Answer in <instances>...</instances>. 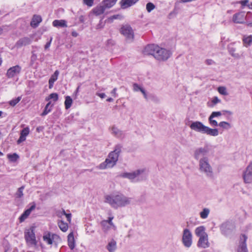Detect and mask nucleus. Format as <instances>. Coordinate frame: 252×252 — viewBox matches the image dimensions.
<instances>
[{"label": "nucleus", "instance_id": "17", "mask_svg": "<svg viewBox=\"0 0 252 252\" xmlns=\"http://www.w3.org/2000/svg\"><path fill=\"white\" fill-rule=\"evenodd\" d=\"M21 67L18 65H15L9 68L6 73L8 78H12L20 73Z\"/></svg>", "mask_w": 252, "mask_h": 252}, {"label": "nucleus", "instance_id": "43", "mask_svg": "<svg viewBox=\"0 0 252 252\" xmlns=\"http://www.w3.org/2000/svg\"><path fill=\"white\" fill-rule=\"evenodd\" d=\"M7 157L9 160L12 162L16 161L19 158L18 155L16 153H14L13 154H8Z\"/></svg>", "mask_w": 252, "mask_h": 252}, {"label": "nucleus", "instance_id": "2", "mask_svg": "<svg viewBox=\"0 0 252 252\" xmlns=\"http://www.w3.org/2000/svg\"><path fill=\"white\" fill-rule=\"evenodd\" d=\"M145 55H153L154 58L159 61H165L171 56L172 52L166 49L161 48L156 44H149L144 50Z\"/></svg>", "mask_w": 252, "mask_h": 252}, {"label": "nucleus", "instance_id": "14", "mask_svg": "<svg viewBox=\"0 0 252 252\" xmlns=\"http://www.w3.org/2000/svg\"><path fill=\"white\" fill-rule=\"evenodd\" d=\"M121 149L122 146L120 145H117L115 147L114 151L109 154L108 157L117 163Z\"/></svg>", "mask_w": 252, "mask_h": 252}, {"label": "nucleus", "instance_id": "1", "mask_svg": "<svg viewBox=\"0 0 252 252\" xmlns=\"http://www.w3.org/2000/svg\"><path fill=\"white\" fill-rule=\"evenodd\" d=\"M131 198L120 192H113L104 196V202L115 209L127 206L131 203Z\"/></svg>", "mask_w": 252, "mask_h": 252}, {"label": "nucleus", "instance_id": "47", "mask_svg": "<svg viewBox=\"0 0 252 252\" xmlns=\"http://www.w3.org/2000/svg\"><path fill=\"white\" fill-rule=\"evenodd\" d=\"M24 189V187L22 186L19 188L16 193V196L18 198H21L23 196V190Z\"/></svg>", "mask_w": 252, "mask_h": 252}, {"label": "nucleus", "instance_id": "61", "mask_svg": "<svg viewBox=\"0 0 252 252\" xmlns=\"http://www.w3.org/2000/svg\"><path fill=\"white\" fill-rule=\"evenodd\" d=\"M214 63V61L212 60H207L206 61V64L208 65L212 64Z\"/></svg>", "mask_w": 252, "mask_h": 252}, {"label": "nucleus", "instance_id": "60", "mask_svg": "<svg viewBox=\"0 0 252 252\" xmlns=\"http://www.w3.org/2000/svg\"><path fill=\"white\" fill-rule=\"evenodd\" d=\"M79 20L81 23H84L85 21V18L84 16L81 15L79 17Z\"/></svg>", "mask_w": 252, "mask_h": 252}, {"label": "nucleus", "instance_id": "8", "mask_svg": "<svg viewBox=\"0 0 252 252\" xmlns=\"http://www.w3.org/2000/svg\"><path fill=\"white\" fill-rule=\"evenodd\" d=\"M24 236L28 245L35 246L37 244V241L33 228L26 230L25 232Z\"/></svg>", "mask_w": 252, "mask_h": 252}, {"label": "nucleus", "instance_id": "62", "mask_svg": "<svg viewBox=\"0 0 252 252\" xmlns=\"http://www.w3.org/2000/svg\"><path fill=\"white\" fill-rule=\"evenodd\" d=\"M71 35L73 37H77L78 35V33L75 31H73L71 32Z\"/></svg>", "mask_w": 252, "mask_h": 252}, {"label": "nucleus", "instance_id": "3", "mask_svg": "<svg viewBox=\"0 0 252 252\" xmlns=\"http://www.w3.org/2000/svg\"><path fill=\"white\" fill-rule=\"evenodd\" d=\"M189 127L195 132L211 136L216 137L219 134V130L217 128H210L199 121L192 122L189 125Z\"/></svg>", "mask_w": 252, "mask_h": 252}, {"label": "nucleus", "instance_id": "54", "mask_svg": "<svg viewBox=\"0 0 252 252\" xmlns=\"http://www.w3.org/2000/svg\"><path fill=\"white\" fill-rule=\"evenodd\" d=\"M120 17V15H113L110 17H109L108 18V20L109 21H110L111 22L113 21V20L114 19H118L119 17Z\"/></svg>", "mask_w": 252, "mask_h": 252}, {"label": "nucleus", "instance_id": "24", "mask_svg": "<svg viewBox=\"0 0 252 252\" xmlns=\"http://www.w3.org/2000/svg\"><path fill=\"white\" fill-rule=\"evenodd\" d=\"M32 42V39L28 37H25L20 39L16 44V46L19 48L23 46L29 45Z\"/></svg>", "mask_w": 252, "mask_h": 252}, {"label": "nucleus", "instance_id": "57", "mask_svg": "<svg viewBox=\"0 0 252 252\" xmlns=\"http://www.w3.org/2000/svg\"><path fill=\"white\" fill-rule=\"evenodd\" d=\"M140 91L142 93L145 98L147 99V95L145 90L142 88Z\"/></svg>", "mask_w": 252, "mask_h": 252}, {"label": "nucleus", "instance_id": "63", "mask_svg": "<svg viewBox=\"0 0 252 252\" xmlns=\"http://www.w3.org/2000/svg\"><path fill=\"white\" fill-rule=\"evenodd\" d=\"M223 112H225L226 113H227V114H228L229 115H231L232 114V112L230 111L224 110V111H223Z\"/></svg>", "mask_w": 252, "mask_h": 252}, {"label": "nucleus", "instance_id": "32", "mask_svg": "<svg viewBox=\"0 0 252 252\" xmlns=\"http://www.w3.org/2000/svg\"><path fill=\"white\" fill-rule=\"evenodd\" d=\"M106 8L103 4L99 5L94 8L93 12L96 15H99L104 12Z\"/></svg>", "mask_w": 252, "mask_h": 252}, {"label": "nucleus", "instance_id": "56", "mask_svg": "<svg viewBox=\"0 0 252 252\" xmlns=\"http://www.w3.org/2000/svg\"><path fill=\"white\" fill-rule=\"evenodd\" d=\"M65 216L66 217L67 220L69 222H71V214L70 213L66 214L65 215Z\"/></svg>", "mask_w": 252, "mask_h": 252}, {"label": "nucleus", "instance_id": "34", "mask_svg": "<svg viewBox=\"0 0 252 252\" xmlns=\"http://www.w3.org/2000/svg\"><path fill=\"white\" fill-rule=\"evenodd\" d=\"M101 225L102 227V230L105 233H108L111 229H112V227L109 224H106V221H101Z\"/></svg>", "mask_w": 252, "mask_h": 252}, {"label": "nucleus", "instance_id": "44", "mask_svg": "<svg viewBox=\"0 0 252 252\" xmlns=\"http://www.w3.org/2000/svg\"><path fill=\"white\" fill-rule=\"evenodd\" d=\"M218 91L220 94L223 95H227L228 94L226 87L223 86L218 87Z\"/></svg>", "mask_w": 252, "mask_h": 252}, {"label": "nucleus", "instance_id": "48", "mask_svg": "<svg viewBox=\"0 0 252 252\" xmlns=\"http://www.w3.org/2000/svg\"><path fill=\"white\" fill-rule=\"evenodd\" d=\"M21 97L19 96L15 99H13L9 101V104L12 106L16 105L21 100Z\"/></svg>", "mask_w": 252, "mask_h": 252}, {"label": "nucleus", "instance_id": "51", "mask_svg": "<svg viewBox=\"0 0 252 252\" xmlns=\"http://www.w3.org/2000/svg\"><path fill=\"white\" fill-rule=\"evenodd\" d=\"M141 88H142L136 83H134L133 85V90L134 92L140 91Z\"/></svg>", "mask_w": 252, "mask_h": 252}, {"label": "nucleus", "instance_id": "4", "mask_svg": "<svg viewBox=\"0 0 252 252\" xmlns=\"http://www.w3.org/2000/svg\"><path fill=\"white\" fill-rule=\"evenodd\" d=\"M120 177L127 178L131 182H136L145 180L147 177V172L145 168L135 170L132 172H124Z\"/></svg>", "mask_w": 252, "mask_h": 252}, {"label": "nucleus", "instance_id": "41", "mask_svg": "<svg viewBox=\"0 0 252 252\" xmlns=\"http://www.w3.org/2000/svg\"><path fill=\"white\" fill-rule=\"evenodd\" d=\"M114 219V217L111 216L108 217V219L107 220H103L102 221H106V224H109L111 225V226L112 227V229L114 231H115L117 229V227L115 226V225L114 224V223L112 222V220Z\"/></svg>", "mask_w": 252, "mask_h": 252}, {"label": "nucleus", "instance_id": "35", "mask_svg": "<svg viewBox=\"0 0 252 252\" xmlns=\"http://www.w3.org/2000/svg\"><path fill=\"white\" fill-rule=\"evenodd\" d=\"M58 226L60 229L63 232H66L68 228V226L67 223L64 222L62 220L58 222Z\"/></svg>", "mask_w": 252, "mask_h": 252}, {"label": "nucleus", "instance_id": "21", "mask_svg": "<svg viewBox=\"0 0 252 252\" xmlns=\"http://www.w3.org/2000/svg\"><path fill=\"white\" fill-rule=\"evenodd\" d=\"M30 133V128L28 127H26L23 128L21 132L20 136L18 140H17V144H19L25 141L26 139V137L29 135Z\"/></svg>", "mask_w": 252, "mask_h": 252}, {"label": "nucleus", "instance_id": "46", "mask_svg": "<svg viewBox=\"0 0 252 252\" xmlns=\"http://www.w3.org/2000/svg\"><path fill=\"white\" fill-rule=\"evenodd\" d=\"M247 25L248 27H252V13L248 12L247 14Z\"/></svg>", "mask_w": 252, "mask_h": 252}, {"label": "nucleus", "instance_id": "11", "mask_svg": "<svg viewBox=\"0 0 252 252\" xmlns=\"http://www.w3.org/2000/svg\"><path fill=\"white\" fill-rule=\"evenodd\" d=\"M120 32L126 37L128 41H131L134 38V32L129 25L123 26L120 30Z\"/></svg>", "mask_w": 252, "mask_h": 252}, {"label": "nucleus", "instance_id": "38", "mask_svg": "<svg viewBox=\"0 0 252 252\" xmlns=\"http://www.w3.org/2000/svg\"><path fill=\"white\" fill-rule=\"evenodd\" d=\"M210 213V210L208 208H205L200 212V218L202 219H205L208 218Z\"/></svg>", "mask_w": 252, "mask_h": 252}, {"label": "nucleus", "instance_id": "37", "mask_svg": "<svg viewBox=\"0 0 252 252\" xmlns=\"http://www.w3.org/2000/svg\"><path fill=\"white\" fill-rule=\"evenodd\" d=\"M52 106H51V102H49L45 106L44 111L41 114L42 116H44L47 115L51 111Z\"/></svg>", "mask_w": 252, "mask_h": 252}, {"label": "nucleus", "instance_id": "6", "mask_svg": "<svg viewBox=\"0 0 252 252\" xmlns=\"http://www.w3.org/2000/svg\"><path fill=\"white\" fill-rule=\"evenodd\" d=\"M42 238L43 240L47 245H53L55 248H57L59 244L62 241L59 235L49 231L44 232Z\"/></svg>", "mask_w": 252, "mask_h": 252}, {"label": "nucleus", "instance_id": "9", "mask_svg": "<svg viewBox=\"0 0 252 252\" xmlns=\"http://www.w3.org/2000/svg\"><path fill=\"white\" fill-rule=\"evenodd\" d=\"M210 146L206 145L204 147H199L196 149L194 152L193 157L196 160H199L201 158L205 156L209 152Z\"/></svg>", "mask_w": 252, "mask_h": 252}, {"label": "nucleus", "instance_id": "19", "mask_svg": "<svg viewBox=\"0 0 252 252\" xmlns=\"http://www.w3.org/2000/svg\"><path fill=\"white\" fill-rule=\"evenodd\" d=\"M197 246L200 248L206 249L210 246L208 240V235L199 238L197 243Z\"/></svg>", "mask_w": 252, "mask_h": 252}, {"label": "nucleus", "instance_id": "20", "mask_svg": "<svg viewBox=\"0 0 252 252\" xmlns=\"http://www.w3.org/2000/svg\"><path fill=\"white\" fill-rule=\"evenodd\" d=\"M221 115L222 113L220 111L213 112L208 118V121L210 125L213 126H218V123L217 121L214 120V118L216 117H219L221 116Z\"/></svg>", "mask_w": 252, "mask_h": 252}, {"label": "nucleus", "instance_id": "55", "mask_svg": "<svg viewBox=\"0 0 252 252\" xmlns=\"http://www.w3.org/2000/svg\"><path fill=\"white\" fill-rule=\"evenodd\" d=\"M116 92H117V89L115 88L113 89V90L111 92V94L114 97H116L117 96V94Z\"/></svg>", "mask_w": 252, "mask_h": 252}, {"label": "nucleus", "instance_id": "26", "mask_svg": "<svg viewBox=\"0 0 252 252\" xmlns=\"http://www.w3.org/2000/svg\"><path fill=\"white\" fill-rule=\"evenodd\" d=\"M139 0H122L121 5L122 8H128L136 3Z\"/></svg>", "mask_w": 252, "mask_h": 252}, {"label": "nucleus", "instance_id": "5", "mask_svg": "<svg viewBox=\"0 0 252 252\" xmlns=\"http://www.w3.org/2000/svg\"><path fill=\"white\" fill-rule=\"evenodd\" d=\"M198 169L200 173L207 177H212L213 175V169L207 157L201 158L198 161Z\"/></svg>", "mask_w": 252, "mask_h": 252}, {"label": "nucleus", "instance_id": "16", "mask_svg": "<svg viewBox=\"0 0 252 252\" xmlns=\"http://www.w3.org/2000/svg\"><path fill=\"white\" fill-rule=\"evenodd\" d=\"M246 18H247V16H246L244 12L242 11L234 14L232 21L235 23L243 24Z\"/></svg>", "mask_w": 252, "mask_h": 252}, {"label": "nucleus", "instance_id": "12", "mask_svg": "<svg viewBox=\"0 0 252 252\" xmlns=\"http://www.w3.org/2000/svg\"><path fill=\"white\" fill-rule=\"evenodd\" d=\"M236 43L232 42L230 43L227 46V49L229 54L234 58L236 59H239L243 56V52L238 53L236 52L237 47L236 46Z\"/></svg>", "mask_w": 252, "mask_h": 252}, {"label": "nucleus", "instance_id": "36", "mask_svg": "<svg viewBox=\"0 0 252 252\" xmlns=\"http://www.w3.org/2000/svg\"><path fill=\"white\" fill-rule=\"evenodd\" d=\"M117 0H104L103 4L106 8H110L113 6L116 2Z\"/></svg>", "mask_w": 252, "mask_h": 252}, {"label": "nucleus", "instance_id": "64", "mask_svg": "<svg viewBox=\"0 0 252 252\" xmlns=\"http://www.w3.org/2000/svg\"><path fill=\"white\" fill-rule=\"evenodd\" d=\"M106 100L108 102H112L113 101V99L111 97H109V98H107Z\"/></svg>", "mask_w": 252, "mask_h": 252}, {"label": "nucleus", "instance_id": "33", "mask_svg": "<svg viewBox=\"0 0 252 252\" xmlns=\"http://www.w3.org/2000/svg\"><path fill=\"white\" fill-rule=\"evenodd\" d=\"M243 42L244 46L247 47L252 43V35L249 36L245 35L243 38Z\"/></svg>", "mask_w": 252, "mask_h": 252}, {"label": "nucleus", "instance_id": "31", "mask_svg": "<svg viewBox=\"0 0 252 252\" xmlns=\"http://www.w3.org/2000/svg\"><path fill=\"white\" fill-rule=\"evenodd\" d=\"M53 26L55 27H67L66 22L64 20H55L53 22Z\"/></svg>", "mask_w": 252, "mask_h": 252}, {"label": "nucleus", "instance_id": "50", "mask_svg": "<svg viewBox=\"0 0 252 252\" xmlns=\"http://www.w3.org/2000/svg\"><path fill=\"white\" fill-rule=\"evenodd\" d=\"M94 0H83L84 3L87 6L91 7L93 6Z\"/></svg>", "mask_w": 252, "mask_h": 252}, {"label": "nucleus", "instance_id": "30", "mask_svg": "<svg viewBox=\"0 0 252 252\" xmlns=\"http://www.w3.org/2000/svg\"><path fill=\"white\" fill-rule=\"evenodd\" d=\"M59 74L58 70H56L54 73L51 76L49 80V88L51 89L53 87L54 82L58 79V77Z\"/></svg>", "mask_w": 252, "mask_h": 252}, {"label": "nucleus", "instance_id": "25", "mask_svg": "<svg viewBox=\"0 0 252 252\" xmlns=\"http://www.w3.org/2000/svg\"><path fill=\"white\" fill-rule=\"evenodd\" d=\"M195 234L199 238L207 236V233L205 232V227L204 226H200L196 227L194 230Z\"/></svg>", "mask_w": 252, "mask_h": 252}, {"label": "nucleus", "instance_id": "28", "mask_svg": "<svg viewBox=\"0 0 252 252\" xmlns=\"http://www.w3.org/2000/svg\"><path fill=\"white\" fill-rule=\"evenodd\" d=\"M68 245L71 250L75 248V240L73 232L70 233L67 236Z\"/></svg>", "mask_w": 252, "mask_h": 252}, {"label": "nucleus", "instance_id": "13", "mask_svg": "<svg viewBox=\"0 0 252 252\" xmlns=\"http://www.w3.org/2000/svg\"><path fill=\"white\" fill-rule=\"evenodd\" d=\"M234 228L233 224L230 221H225L222 223L220 226V229L222 234L228 235Z\"/></svg>", "mask_w": 252, "mask_h": 252}, {"label": "nucleus", "instance_id": "15", "mask_svg": "<svg viewBox=\"0 0 252 252\" xmlns=\"http://www.w3.org/2000/svg\"><path fill=\"white\" fill-rule=\"evenodd\" d=\"M116 164V162L109 158H106L105 161L100 163L97 168L100 170H104L107 168H110L114 167Z\"/></svg>", "mask_w": 252, "mask_h": 252}, {"label": "nucleus", "instance_id": "7", "mask_svg": "<svg viewBox=\"0 0 252 252\" xmlns=\"http://www.w3.org/2000/svg\"><path fill=\"white\" fill-rule=\"evenodd\" d=\"M182 243L186 248H189L192 245V234L188 228H185L183 231Z\"/></svg>", "mask_w": 252, "mask_h": 252}, {"label": "nucleus", "instance_id": "29", "mask_svg": "<svg viewBox=\"0 0 252 252\" xmlns=\"http://www.w3.org/2000/svg\"><path fill=\"white\" fill-rule=\"evenodd\" d=\"M42 21V18L39 15H34L32 20L31 22V25L32 27L36 28L37 27L39 24Z\"/></svg>", "mask_w": 252, "mask_h": 252}, {"label": "nucleus", "instance_id": "45", "mask_svg": "<svg viewBox=\"0 0 252 252\" xmlns=\"http://www.w3.org/2000/svg\"><path fill=\"white\" fill-rule=\"evenodd\" d=\"M50 99H53L54 101H56L58 99V94L57 93H52L48 97L45 98V100L49 101Z\"/></svg>", "mask_w": 252, "mask_h": 252}, {"label": "nucleus", "instance_id": "39", "mask_svg": "<svg viewBox=\"0 0 252 252\" xmlns=\"http://www.w3.org/2000/svg\"><path fill=\"white\" fill-rule=\"evenodd\" d=\"M220 102V100L217 96H215L212 99L210 102L208 103V106L210 107H213Z\"/></svg>", "mask_w": 252, "mask_h": 252}, {"label": "nucleus", "instance_id": "53", "mask_svg": "<svg viewBox=\"0 0 252 252\" xmlns=\"http://www.w3.org/2000/svg\"><path fill=\"white\" fill-rule=\"evenodd\" d=\"M52 39H53V38L51 37L49 41H48V42L46 43V44H45V45L44 46L45 49H46V50L48 49L50 47L51 42H52Z\"/></svg>", "mask_w": 252, "mask_h": 252}, {"label": "nucleus", "instance_id": "49", "mask_svg": "<svg viewBox=\"0 0 252 252\" xmlns=\"http://www.w3.org/2000/svg\"><path fill=\"white\" fill-rule=\"evenodd\" d=\"M155 8V5L151 2H148L146 4V9L148 12H150Z\"/></svg>", "mask_w": 252, "mask_h": 252}, {"label": "nucleus", "instance_id": "52", "mask_svg": "<svg viewBox=\"0 0 252 252\" xmlns=\"http://www.w3.org/2000/svg\"><path fill=\"white\" fill-rule=\"evenodd\" d=\"M37 59L36 55L33 52H32V55L31 56V62L34 63Z\"/></svg>", "mask_w": 252, "mask_h": 252}, {"label": "nucleus", "instance_id": "23", "mask_svg": "<svg viewBox=\"0 0 252 252\" xmlns=\"http://www.w3.org/2000/svg\"><path fill=\"white\" fill-rule=\"evenodd\" d=\"M241 240L243 241L241 243L240 246L239 247L238 252H248L247 247V244H246V241L247 239V237L243 234L242 235L241 237Z\"/></svg>", "mask_w": 252, "mask_h": 252}, {"label": "nucleus", "instance_id": "58", "mask_svg": "<svg viewBox=\"0 0 252 252\" xmlns=\"http://www.w3.org/2000/svg\"><path fill=\"white\" fill-rule=\"evenodd\" d=\"M248 2V0H243L240 1V3L242 4V6L247 5Z\"/></svg>", "mask_w": 252, "mask_h": 252}, {"label": "nucleus", "instance_id": "22", "mask_svg": "<svg viewBox=\"0 0 252 252\" xmlns=\"http://www.w3.org/2000/svg\"><path fill=\"white\" fill-rule=\"evenodd\" d=\"M111 132L114 136L119 138H123L125 136L124 132L114 126L111 127Z\"/></svg>", "mask_w": 252, "mask_h": 252}, {"label": "nucleus", "instance_id": "18", "mask_svg": "<svg viewBox=\"0 0 252 252\" xmlns=\"http://www.w3.org/2000/svg\"><path fill=\"white\" fill-rule=\"evenodd\" d=\"M35 203L34 202H32L31 204V207L29 209H27L20 217L19 219L20 222L24 221L31 214L32 211L35 209Z\"/></svg>", "mask_w": 252, "mask_h": 252}, {"label": "nucleus", "instance_id": "27", "mask_svg": "<svg viewBox=\"0 0 252 252\" xmlns=\"http://www.w3.org/2000/svg\"><path fill=\"white\" fill-rule=\"evenodd\" d=\"M106 249L109 252H115L117 249V243L114 239L111 240L106 246Z\"/></svg>", "mask_w": 252, "mask_h": 252}, {"label": "nucleus", "instance_id": "10", "mask_svg": "<svg viewBox=\"0 0 252 252\" xmlns=\"http://www.w3.org/2000/svg\"><path fill=\"white\" fill-rule=\"evenodd\" d=\"M244 182L245 184L252 183V161L250 162L242 174Z\"/></svg>", "mask_w": 252, "mask_h": 252}, {"label": "nucleus", "instance_id": "40", "mask_svg": "<svg viewBox=\"0 0 252 252\" xmlns=\"http://www.w3.org/2000/svg\"><path fill=\"white\" fill-rule=\"evenodd\" d=\"M72 103V99L69 96H66L65 97V100L64 102L65 107L66 109H69Z\"/></svg>", "mask_w": 252, "mask_h": 252}, {"label": "nucleus", "instance_id": "42", "mask_svg": "<svg viewBox=\"0 0 252 252\" xmlns=\"http://www.w3.org/2000/svg\"><path fill=\"white\" fill-rule=\"evenodd\" d=\"M218 126L225 129H229L231 127L230 123L225 121L220 122L218 124Z\"/></svg>", "mask_w": 252, "mask_h": 252}, {"label": "nucleus", "instance_id": "59", "mask_svg": "<svg viewBox=\"0 0 252 252\" xmlns=\"http://www.w3.org/2000/svg\"><path fill=\"white\" fill-rule=\"evenodd\" d=\"M96 94L101 98H104L106 96V95L104 93H97Z\"/></svg>", "mask_w": 252, "mask_h": 252}]
</instances>
